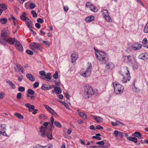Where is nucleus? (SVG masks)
<instances>
[{
    "label": "nucleus",
    "mask_w": 148,
    "mask_h": 148,
    "mask_svg": "<svg viewBox=\"0 0 148 148\" xmlns=\"http://www.w3.org/2000/svg\"><path fill=\"white\" fill-rule=\"evenodd\" d=\"M95 49L99 54L98 55L97 53H95V54L97 58L99 60L102 61L104 63H106L109 60L107 54L103 51H99Z\"/></svg>",
    "instance_id": "nucleus-1"
},
{
    "label": "nucleus",
    "mask_w": 148,
    "mask_h": 148,
    "mask_svg": "<svg viewBox=\"0 0 148 148\" xmlns=\"http://www.w3.org/2000/svg\"><path fill=\"white\" fill-rule=\"evenodd\" d=\"M120 72H122L121 75L123 76V82L125 83L127 81H129L130 79V72L127 66H125L122 71Z\"/></svg>",
    "instance_id": "nucleus-2"
},
{
    "label": "nucleus",
    "mask_w": 148,
    "mask_h": 148,
    "mask_svg": "<svg viewBox=\"0 0 148 148\" xmlns=\"http://www.w3.org/2000/svg\"><path fill=\"white\" fill-rule=\"evenodd\" d=\"M84 95L88 98L91 97L95 93V91L89 85H87L84 87Z\"/></svg>",
    "instance_id": "nucleus-3"
},
{
    "label": "nucleus",
    "mask_w": 148,
    "mask_h": 148,
    "mask_svg": "<svg viewBox=\"0 0 148 148\" xmlns=\"http://www.w3.org/2000/svg\"><path fill=\"white\" fill-rule=\"evenodd\" d=\"M114 91L116 94H119L122 93L124 90V87L122 85L116 82H113Z\"/></svg>",
    "instance_id": "nucleus-4"
},
{
    "label": "nucleus",
    "mask_w": 148,
    "mask_h": 148,
    "mask_svg": "<svg viewBox=\"0 0 148 148\" xmlns=\"http://www.w3.org/2000/svg\"><path fill=\"white\" fill-rule=\"evenodd\" d=\"M10 35L9 31L7 29H3L1 31V36L0 38V42H3L2 41L6 40L5 39H6Z\"/></svg>",
    "instance_id": "nucleus-5"
},
{
    "label": "nucleus",
    "mask_w": 148,
    "mask_h": 148,
    "mask_svg": "<svg viewBox=\"0 0 148 148\" xmlns=\"http://www.w3.org/2000/svg\"><path fill=\"white\" fill-rule=\"evenodd\" d=\"M89 65L86 71L84 72H81V75L84 77H86L89 76L91 74V69L92 68V65L91 63H88Z\"/></svg>",
    "instance_id": "nucleus-6"
},
{
    "label": "nucleus",
    "mask_w": 148,
    "mask_h": 148,
    "mask_svg": "<svg viewBox=\"0 0 148 148\" xmlns=\"http://www.w3.org/2000/svg\"><path fill=\"white\" fill-rule=\"evenodd\" d=\"M122 59L123 60L125 59V61L130 63H133L135 62V59L132 56H123Z\"/></svg>",
    "instance_id": "nucleus-7"
},
{
    "label": "nucleus",
    "mask_w": 148,
    "mask_h": 148,
    "mask_svg": "<svg viewBox=\"0 0 148 148\" xmlns=\"http://www.w3.org/2000/svg\"><path fill=\"white\" fill-rule=\"evenodd\" d=\"M15 71L17 73H24V69L23 66L20 64H17L16 65V66L14 68Z\"/></svg>",
    "instance_id": "nucleus-8"
},
{
    "label": "nucleus",
    "mask_w": 148,
    "mask_h": 148,
    "mask_svg": "<svg viewBox=\"0 0 148 148\" xmlns=\"http://www.w3.org/2000/svg\"><path fill=\"white\" fill-rule=\"evenodd\" d=\"M5 41H2L3 42H0L1 44L3 45H5L6 44L7 42H8V43L10 45L14 44L15 42H16V40L14 38H6L5 39Z\"/></svg>",
    "instance_id": "nucleus-9"
},
{
    "label": "nucleus",
    "mask_w": 148,
    "mask_h": 148,
    "mask_svg": "<svg viewBox=\"0 0 148 148\" xmlns=\"http://www.w3.org/2000/svg\"><path fill=\"white\" fill-rule=\"evenodd\" d=\"M0 133L3 135L6 136L7 135L5 132L6 130V126L5 125L3 124H1L0 125Z\"/></svg>",
    "instance_id": "nucleus-10"
},
{
    "label": "nucleus",
    "mask_w": 148,
    "mask_h": 148,
    "mask_svg": "<svg viewBox=\"0 0 148 148\" xmlns=\"http://www.w3.org/2000/svg\"><path fill=\"white\" fill-rule=\"evenodd\" d=\"M86 6L87 7H89V8H93V9H92V11L94 12H96L98 10L97 9L95 6H93L91 4L90 2H87L86 4Z\"/></svg>",
    "instance_id": "nucleus-11"
},
{
    "label": "nucleus",
    "mask_w": 148,
    "mask_h": 148,
    "mask_svg": "<svg viewBox=\"0 0 148 148\" xmlns=\"http://www.w3.org/2000/svg\"><path fill=\"white\" fill-rule=\"evenodd\" d=\"M47 129V127L41 126L40 129V136L42 137H45V130Z\"/></svg>",
    "instance_id": "nucleus-12"
},
{
    "label": "nucleus",
    "mask_w": 148,
    "mask_h": 148,
    "mask_svg": "<svg viewBox=\"0 0 148 148\" xmlns=\"http://www.w3.org/2000/svg\"><path fill=\"white\" fill-rule=\"evenodd\" d=\"M15 46L16 48L19 51H22L23 50V48L21 44L16 40L15 42Z\"/></svg>",
    "instance_id": "nucleus-13"
},
{
    "label": "nucleus",
    "mask_w": 148,
    "mask_h": 148,
    "mask_svg": "<svg viewBox=\"0 0 148 148\" xmlns=\"http://www.w3.org/2000/svg\"><path fill=\"white\" fill-rule=\"evenodd\" d=\"M52 88V86L46 84H43L41 88V89L44 90H49Z\"/></svg>",
    "instance_id": "nucleus-14"
},
{
    "label": "nucleus",
    "mask_w": 148,
    "mask_h": 148,
    "mask_svg": "<svg viewBox=\"0 0 148 148\" xmlns=\"http://www.w3.org/2000/svg\"><path fill=\"white\" fill-rule=\"evenodd\" d=\"M30 47L33 50H34L35 49H40V45L38 43H33Z\"/></svg>",
    "instance_id": "nucleus-15"
},
{
    "label": "nucleus",
    "mask_w": 148,
    "mask_h": 148,
    "mask_svg": "<svg viewBox=\"0 0 148 148\" xmlns=\"http://www.w3.org/2000/svg\"><path fill=\"white\" fill-rule=\"evenodd\" d=\"M135 46H132V49L135 50H138L140 49L142 47L141 44L137 43L135 45Z\"/></svg>",
    "instance_id": "nucleus-16"
},
{
    "label": "nucleus",
    "mask_w": 148,
    "mask_h": 148,
    "mask_svg": "<svg viewBox=\"0 0 148 148\" xmlns=\"http://www.w3.org/2000/svg\"><path fill=\"white\" fill-rule=\"evenodd\" d=\"M46 136H47L48 139L51 140L53 138V136L52 135V132L51 130V128L49 130L48 132H46Z\"/></svg>",
    "instance_id": "nucleus-17"
},
{
    "label": "nucleus",
    "mask_w": 148,
    "mask_h": 148,
    "mask_svg": "<svg viewBox=\"0 0 148 148\" xmlns=\"http://www.w3.org/2000/svg\"><path fill=\"white\" fill-rule=\"evenodd\" d=\"M71 60L72 63L75 62L77 59L78 57L77 54L75 53L72 54L71 55Z\"/></svg>",
    "instance_id": "nucleus-18"
},
{
    "label": "nucleus",
    "mask_w": 148,
    "mask_h": 148,
    "mask_svg": "<svg viewBox=\"0 0 148 148\" xmlns=\"http://www.w3.org/2000/svg\"><path fill=\"white\" fill-rule=\"evenodd\" d=\"M132 135L136 136L139 139L143 138L140 133L138 132H135L134 133L132 134Z\"/></svg>",
    "instance_id": "nucleus-19"
},
{
    "label": "nucleus",
    "mask_w": 148,
    "mask_h": 148,
    "mask_svg": "<svg viewBox=\"0 0 148 148\" xmlns=\"http://www.w3.org/2000/svg\"><path fill=\"white\" fill-rule=\"evenodd\" d=\"M25 23L27 25V27L29 28L32 27L33 24L31 21L29 19H27L25 21Z\"/></svg>",
    "instance_id": "nucleus-20"
},
{
    "label": "nucleus",
    "mask_w": 148,
    "mask_h": 148,
    "mask_svg": "<svg viewBox=\"0 0 148 148\" xmlns=\"http://www.w3.org/2000/svg\"><path fill=\"white\" fill-rule=\"evenodd\" d=\"M93 119L97 122L98 123H101L103 120V119L101 117L99 116H94Z\"/></svg>",
    "instance_id": "nucleus-21"
},
{
    "label": "nucleus",
    "mask_w": 148,
    "mask_h": 148,
    "mask_svg": "<svg viewBox=\"0 0 148 148\" xmlns=\"http://www.w3.org/2000/svg\"><path fill=\"white\" fill-rule=\"evenodd\" d=\"M26 77L27 79H29L32 81L34 82L35 81V79L34 77L31 74H27L26 75Z\"/></svg>",
    "instance_id": "nucleus-22"
},
{
    "label": "nucleus",
    "mask_w": 148,
    "mask_h": 148,
    "mask_svg": "<svg viewBox=\"0 0 148 148\" xmlns=\"http://www.w3.org/2000/svg\"><path fill=\"white\" fill-rule=\"evenodd\" d=\"M52 87L54 88L56 94H58L62 93V90L59 87H55L54 86H53Z\"/></svg>",
    "instance_id": "nucleus-23"
},
{
    "label": "nucleus",
    "mask_w": 148,
    "mask_h": 148,
    "mask_svg": "<svg viewBox=\"0 0 148 148\" xmlns=\"http://www.w3.org/2000/svg\"><path fill=\"white\" fill-rule=\"evenodd\" d=\"M78 114L79 116L80 117L84 119H87V116L85 113L81 112H79Z\"/></svg>",
    "instance_id": "nucleus-24"
},
{
    "label": "nucleus",
    "mask_w": 148,
    "mask_h": 148,
    "mask_svg": "<svg viewBox=\"0 0 148 148\" xmlns=\"http://www.w3.org/2000/svg\"><path fill=\"white\" fill-rule=\"evenodd\" d=\"M94 18V17L93 16H88L86 18V21L87 22H90L92 21Z\"/></svg>",
    "instance_id": "nucleus-25"
},
{
    "label": "nucleus",
    "mask_w": 148,
    "mask_h": 148,
    "mask_svg": "<svg viewBox=\"0 0 148 148\" xmlns=\"http://www.w3.org/2000/svg\"><path fill=\"white\" fill-rule=\"evenodd\" d=\"M143 46L148 49V42L146 38H144L143 41Z\"/></svg>",
    "instance_id": "nucleus-26"
},
{
    "label": "nucleus",
    "mask_w": 148,
    "mask_h": 148,
    "mask_svg": "<svg viewBox=\"0 0 148 148\" xmlns=\"http://www.w3.org/2000/svg\"><path fill=\"white\" fill-rule=\"evenodd\" d=\"M128 140L132 141L135 143H136L137 142V139L135 137H132L131 136H130L128 138Z\"/></svg>",
    "instance_id": "nucleus-27"
},
{
    "label": "nucleus",
    "mask_w": 148,
    "mask_h": 148,
    "mask_svg": "<svg viewBox=\"0 0 148 148\" xmlns=\"http://www.w3.org/2000/svg\"><path fill=\"white\" fill-rule=\"evenodd\" d=\"M0 9H1V10H2V11H4L7 9V7L4 3H0Z\"/></svg>",
    "instance_id": "nucleus-28"
},
{
    "label": "nucleus",
    "mask_w": 148,
    "mask_h": 148,
    "mask_svg": "<svg viewBox=\"0 0 148 148\" xmlns=\"http://www.w3.org/2000/svg\"><path fill=\"white\" fill-rule=\"evenodd\" d=\"M6 83H8L11 88L13 89H15L16 88L14 84L12 83V82L9 80H8L6 81Z\"/></svg>",
    "instance_id": "nucleus-29"
},
{
    "label": "nucleus",
    "mask_w": 148,
    "mask_h": 148,
    "mask_svg": "<svg viewBox=\"0 0 148 148\" xmlns=\"http://www.w3.org/2000/svg\"><path fill=\"white\" fill-rule=\"evenodd\" d=\"M101 136V134H95V136H93L92 137L93 139H96L98 140H100L101 139V138L99 136Z\"/></svg>",
    "instance_id": "nucleus-30"
},
{
    "label": "nucleus",
    "mask_w": 148,
    "mask_h": 148,
    "mask_svg": "<svg viewBox=\"0 0 148 148\" xmlns=\"http://www.w3.org/2000/svg\"><path fill=\"white\" fill-rule=\"evenodd\" d=\"M0 22L3 24H5L7 22V19L5 18H3L0 19Z\"/></svg>",
    "instance_id": "nucleus-31"
},
{
    "label": "nucleus",
    "mask_w": 148,
    "mask_h": 148,
    "mask_svg": "<svg viewBox=\"0 0 148 148\" xmlns=\"http://www.w3.org/2000/svg\"><path fill=\"white\" fill-rule=\"evenodd\" d=\"M106 67L108 69H112L114 67V65L112 63H109L106 65Z\"/></svg>",
    "instance_id": "nucleus-32"
},
{
    "label": "nucleus",
    "mask_w": 148,
    "mask_h": 148,
    "mask_svg": "<svg viewBox=\"0 0 148 148\" xmlns=\"http://www.w3.org/2000/svg\"><path fill=\"white\" fill-rule=\"evenodd\" d=\"M26 14L25 12H24L22 14L21 16L20 17L23 21H25L27 20V18L26 17Z\"/></svg>",
    "instance_id": "nucleus-33"
},
{
    "label": "nucleus",
    "mask_w": 148,
    "mask_h": 148,
    "mask_svg": "<svg viewBox=\"0 0 148 148\" xmlns=\"http://www.w3.org/2000/svg\"><path fill=\"white\" fill-rule=\"evenodd\" d=\"M140 58L143 59L145 60L147 58V56L145 54H141L139 56Z\"/></svg>",
    "instance_id": "nucleus-34"
},
{
    "label": "nucleus",
    "mask_w": 148,
    "mask_h": 148,
    "mask_svg": "<svg viewBox=\"0 0 148 148\" xmlns=\"http://www.w3.org/2000/svg\"><path fill=\"white\" fill-rule=\"evenodd\" d=\"M106 21L108 22H111L112 21L110 16L108 15L104 16Z\"/></svg>",
    "instance_id": "nucleus-35"
},
{
    "label": "nucleus",
    "mask_w": 148,
    "mask_h": 148,
    "mask_svg": "<svg viewBox=\"0 0 148 148\" xmlns=\"http://www.w3.org/2000/svg\"><path fill=\"white\" fill-rule=\"evenodd\" d=\"M47 117L46 115L43 114H41L39 116V118L41 119H47Z\"/></svg>",
    "instance_id": "nucleus-36"
},
{
    "label": "nucleus",
    "mask_w": 148,
    "mask_h": 148,
    "mask_svg": "<svg viewBox=\"0 0 148 148\" xmlns=\"http://www.w3.org/2000/svg\"><path fill=\"white\" fill-rule=\"evenodd\" d=\"M14 115L17 116L18 118L19 119H23V116L21 114L17 113H14Z\"/></svg>",
    "instance_id": "nucleus-37"
},
{
    "label": "nucleus",
    "mask_w": 148,
    "mask_h": 148,
    "mask_svg": "<svg viewBox=\"0 0 148 148\" xmlns=\"http://www.w3.org/2000/svg\"><path fill=\"white\" fill-rule=\"evenodd\" d=\"M111 124L113 126H116L118 125L119 124H122V123L120 122L117 121L116 122V123H114L113 122H111Z\"/></svg>",
    "instance_id": "nucleus-38"
},
{
    "label": "nucleus",
    "mask_w": 148,
    "mask_h": 148,
    "mask_svg": "<svg viewBox=\"0 0 148 148\" xmlns=\"http://www.w3.org/2000/svg\"><path fill=\"white\" fill-rule=\"evenodd\" d=\"M103 14V16H105L109 15L108 13L107 10H103L102 11Z\"/></svg>",
    "instance_id": "nucleus-39"
},
{
    "label": "nucleus",
    "mask_w": 148,
    "mask_h": 148,
    "mask_svg": "<svg viewBox=\"0 0 148 148\" xmlns=\"http://www.w3.org/2000/svg\"><path fill=\"white\" fill-rule=\"evenodd\" d=\"M27 92L29 94L33 95L35 93V92L32 90L29 89L28 90Z\"/></svg>",
    "instance_id": "nucleus-40"
},
{
    "label": "nucleus",
    "mask_w": 148,
    "mask_h": 148,
    "mask_svg": "<svg viewBox=\"0 0 148 148\" xmlns=\"http://www.w3.org/2000/svg\"><path fill=\"white\" fill-rule=\"evenodd\" d=\"M144 32L145 33H148V23L147 22L144 27Z\"/></svg>",
    "instance_id": "nucleus-41"
},
{
    "label": "nucleus",
    "mask_w": 148,
    "mask_h": 148,
    "mask_svg": "<svg viewBox=\"0 0 148 148\" xmlns=\"http://www.w3.org/2000/svg\"><path fill=\"white\" fill-rule=\"evenodd\" d=\"M44 106L45 108L50 112L51 111V110H52V109L48 105H44Z\"/></svg>",
    "instance_id": "nucleus-42"
},
{
    "label": "nucleus",
    "mask_w": 148,
    "mask_h": 148,
    "mask_svg": "<svg viewBox=\"0 0 148 148\" xmlns=\"http://www.w3.org/2000/svg\"><path fill=\"white\" fill-rule=\"evenodd\" d=\"M29 6L30 9L32 10L36 7V5L34 3H32L29 5Z\"/></svg>",
    "instance_id": "nucleus-43"
},
{
    "label": "nucleus",
    "mask_w": 148,
    "mask_h": 148,
    "mask_svg": "<svg viewBox=\"0 0 148 148\" xmlns=\"http://www.w3.org/2000/svg\"><path fill=\"white\" fill-rule=\"evenodd\" d=\"M43 43L47 47L50 46V43L49 41H43Z\"/></svg>",
    "instance_id": "nucleus-44"
},
{
    "label": "nucleus",
    "mask_w": 148,
    "mask_h": 148,
    "mask_svg": "<svg viewBox=\"0 0 148 148\" xmlns=\"http://www.w3.org/2000/svg\"><path fill=\"white\" fill-rule=\"evenodd\" d=\"M54 124L56 125V126L58 127H62V126L60 124V123L57 121H55L54 122Z\"/></svg>",
    "instance_id": "nucleus-45"
},
{
    "label": "nucleus",
    "mask_w": 148,
    "mask_h": 148,
    "mask_svg": "<svg viewBox=\"0 0 148 148\" xmlns=\"http://www.w3.org/2000/svg\"><path fill=\"white\" fill-rule=\"evenodd\" d=\"M31 13L33 14V17L35 18L37 17V14L34 10L32 11Z\"/></svg>",
    "instance_id": "nucleus-46"
},
{
    "label": "nucleus",
    "mask_w": 148,
    "mask_h": 148,
    "mask_svg": "<svg viewBox=\"0 0 148 148\" xmlns=\"http://www.w3.org/2000/svg\"><path fill=\"white\" fill-rule=\"evenodd\" d=\"M25 90V88L24 87L22 86H20L18 87V90L19 91L23 92Z\"/></svg>",
    "instance_id": "nucleus-47"
},
{
    "label": "nucleus",
    "mask_w": 148,
    "mask_h": 148,
    "mask_svg": "<svg viewBox=\"0 0 148 148\" xmlns=\"http://www.w3.org/2000/svg\"><path fill=\"white\" fill-rule=\"evenodd\" d=\"M58 73L57 71H56L55 73L53 74V77L54 79H57L58 77Z\"/></svg>",
    "instance_id": "nucleus-48"
},
{
    "label": "nucleus",
    "mask_w": 148,
    "mask_h": 148,
    "mask_svg": "<svg viewBox=\"0 0 148 148\" xmlns=\"http://www.w3.org/2000/svg\"><path fill=\"white\" fill-rule=\"evenodd\" d=\"M26 52L27 54L30 55H32L33 54V52L29 50H27Z\"/></svg>",
    "instance_id": "nucleus-49"
},
{
    "label": "nucleus",
    "mask_w": 148,
    "mask_h": 148,
    "mask_svg": "<svg viewBox=\"0 0 148 148\" xmlns=\"http://www.w3.org/2000/svg\"><path fill=\"white\" fill-rule=\"evenodd\" d=\"M96 144L97 145H103L105 144V143L103 141H101L97 142Z\"/></svg>",
    "instance_id": "nucleus-50"
},
{
    "label": "nucleus",
    "mask_w": 148,
    "mask_h": 148,
    "mask_svg": "<svg viewBox=\"0 0 148 148\" xmlns=\"http://www.w3.org/2000/svg\"><path fill=\"white\" fill-rule=\"evenodd\" d=\"M39 85V83L38 82H36L33 84V87L34 88L38 87Z\"/></svg>",
    "instance_id": "nucleus-51"
},
{
    "label": "nucleus",
    "mask_w": 148,
    "mask_h": 148,
    "mask_svg": "<svg viewBox=\"0 0 148 148\" xmlns=\"http://www.w3.org/2000/svg\"><path fill=\"white\" fill-rule=\"evenodd\" d=\"M27 97H30L32 100L34 99L35 98V97L34 95L30 96L29 95L27 94Z\"/></svg>",
    "instance_id": "nucleus-52"
},
{
    "label": "nucleus",
    "mask_w": 148,
    "mask_h": 148,
    "mask_svg": "<svg viewBox=\"0 0 148 148\" xmlns=\"http://www.w3.org/2000/svg\"><path fill=\"white\" fill-rule=\"evenodd\" d=\"M22 96V94L21 93L19 92L18 93L17 95L16 98L18 99H21Z\"/></svg>",
    "instance_id": "nucleus-53"
},
{
    "label": "nucleus",
    "mask_w": 148,
    "mask_h": 148,
    "mask_svg": "<svg viewBox=\"0 0 148 148\" xmlns=\"http://www.w3.org/2000/svg\"><path fill=\"white\" fill-rule=\"evenodd\" d=\"M31 109L33 110H34V106L33 105H30L29 108L28 109L29 110V112L32 111Z\"/></svg>",
    "instance_id": "nucleus-54"
},
{
    "label": "nucleus",
    "mask_w": 148,
    "mask_h": 148,
    "mask_svg": "<svg viewBox=\"0 0 148 148\" xmlns=\"http://www.w3.org/2000/svg\"><path fill=\"white\" fill-rule=\"evenodd\" d=\"M119 132L118 130H116L114 131V134L115 136L117 137L118 136Z\"/></svg>",
    "instance_id": "nucleus-55"
},
{
    "label": "nucleus",
    "mask_w": 148,
    "mask_h": 148,
    "mask_svg": "<svg viewBox=\"0 0 148 148\" xmlns=\"http://www.w3.org/2000/svg\"><path fill=\"white\" fill-rule=\"evenodd\" d=\"M37 21L38 23H42L43 22L44 20L43 19L41 18H39L37 19Z\"/></svg>",
    "instance_id": "nucleus-56"
},
{
    "label": "nucleus",
    "mask_w": 148,
    "mask_h": 148,
    "mask_svg": "<svg viewBox=\"0 0 148 148\" xmlns=\"http://www.w3.org/2000/svg\"><path fill=\"white\" fill-rule=\"evenodd\" d=\"M39 74L40 75H41L42 76H46V75L45 72L44 71H40L39 72Z\"/></svg>",
    "instance_id": "nucleus-57"
},
{
    "label": "nucleus",
    "mask_w": 148,
    "mask_h": 148,
    "mask_svg": "<svg viewBox=\"0 0 148 148\" xmlns=\"http://www.w3.org/2000/svg\"><path fill=\"white\" fill-rule=\"evenodd\" d=\"M118 136L121 139L124 136V135L123 134V133L121 132H120L119 133Z\"/></svg>",
    "instance_id": "nucleus-58"
},
{
    "label": "nucleus",
    "mask_w": 148,
    "mask_h": 148,
    "mask_svg": "<svg viewBox=\"0 0 148 148\" xmlns=\"http://www.w3.org/2000/svg\"><path fill=\"white\" fill-rule=\"evenodd\" d=\"M35 26L38 29H39L41 27L40 25L38 23H36L35 24Z\"/></svg>",
    "instance_id": "nucleus-59"
},
{
    "label": "nucleus",
    "mask_w": 148,
    "mask_h": 148,
    "mask_svg": "<svg viewBox=\"0 0 148 148\" xmlns=\"http://www.w3.org/2000/svg\"><path fill=\"white\" fill-rule=\"evenodd\" d=\"M51 113L52 115H55V116H57V114L52 109V110H51V111H50V112Z\"/></svg>",
    "instance_id": "nucleus-60"
},
{
    "label": "nucleus",
    "mask_w": 148,
    "mask_h": 148,
    "mask_svg": "<svg viewBox=\"0 0 148 148\" xmlns=\"http://www.w3.org/2000/svg\"><path fill=\"white\" fill-rule=\"evenodd\" d=\"M96 129L98 130L103 129V127L99 125H97L96 127Z\"/></svg>",
    "instance_id": "nucleus-61"
},
{
    "label": "nucleus",
    "mask_w": 148,
    "mask_h": 148,
    "mask_svg": "<svg viewBox=\"0 0 148 148\" xmlns=\"http://www.w3.org/2000/svg\"><path fill=\"white\" fill-rule=\"evenodd\" d=\"M69 95L67 92H66L65 93V97L67 99H69Z\"/></svg>",
    "instance_id": "nucleus-62"
},
{
    "label": "nucleus",
    "mask_w": 148,
    "mask_h": 148,
    "mask_svg": "<svg viewBox=\"0 0 148 148\" xmlns=\"http://www.w3.org/2000/svg\"><path fill=\"white\" fill-rule=\"evenodd\" d=\"M42 146H41L40 145H37L34 146L33 148H42Z\"/></svg>",
    "instance_id": "nucleus-63"
},
{
    "label": "nucleus",
    "mask_w": 148,
    "mask_h": 148,
    "mask_svg": "<svg viewBox=\"0 0 148 148\" xmlns=\"http://www.w3.org/2000/svg\"><path fill=\"white\" fill-rule=\"evenodd\" d=\"M42 148H52V146L51 145H49L47 146L42 147Z\"/></svg>",
    "instance_id": "nucleus-64"
}]
</instances>
